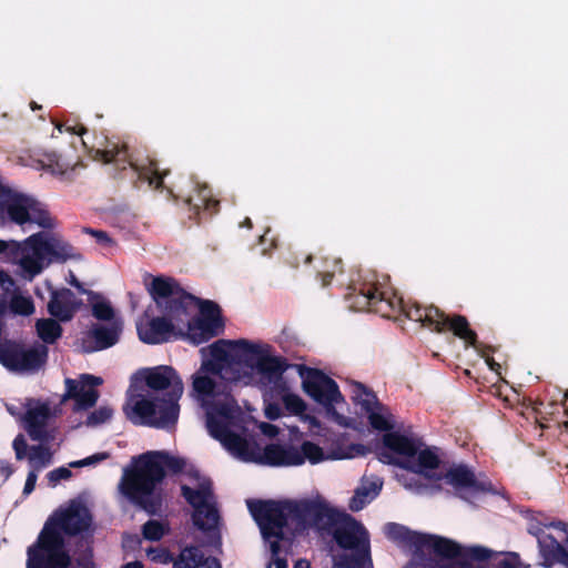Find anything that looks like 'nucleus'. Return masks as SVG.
<instances>
[{"label": "nucleus", "mask_w": 568, "mask_h": 568, "mask_svg": "<svg viewBox=\"0 0 568 568\" xmlns=\"http://www.w3.org/2000/svg\"><path fill=\"white\" fill-rule=\"evenodd\" d=\"M201 365L191 375V396L205 410L210 435L235 458L272 466L296 467L354 458L364 454L361 445L342 446L312 440L301 445L271 444L258 449L247 436L248 416L216 381L223 371L227 379L242 386L266 388L285 369L283 357L260 339H220L200 349Z\"/></svg>", "instance_id": "1"}, {"label": "nucleus", "mask_w": 568, "mask_h": 568, "mask_svg": "<svg viewBox=\"0 0 568 568\" xmlns=\"http://www.w3.org/2000/svg\"><path fill=\"white\" fill-rule=\"evenodd\" d=\"M247 506L272 552V561L267 568L272 565L275 568H287L286 560L281 557L286 546V530L306 526L327 529L341 548L353 551L354 557L349 560L334 556L336 567L373 568L367 530L351 516L332 508L322 498L301 501H248Z\"/></svg>", "instance_id": "2"}, {"label": "nucleus", "mask_w": 568, "mask_h": 568, "mask_svg": "<svg viewBox=\"0 0 568 568\" xmlns=\"http://www.w3.org/2000/svg\"><path fill=\"white\" fill-rule=\"evenodd\" d=\"M165 470L183 473L182 493L194 508V524L203 530L214 529L219 515L211 494V483L181 457L165 452H149L134 458L131 467L123 473L119 490L131 501L153 511L156 487Z\"/></svg>", "instance_id": "3"}, {"label": "nucleus", "mask_w": 568, "mask_h": 568, "mask_svg": "<svg viewBox=\"0 0 568 568\" xmlns=\"http://www.w3.org/2000/svg\"><path fill=\"white\" fill-rule=\"evenodd\" d=\"M136 328L140 339L148 344H160L171 337H184L199 345L216 336L222 329V322L216 304L201 303L195 316V306L186 302L176 306L174 311H166L165 317L141 318Z\"/></svg>", "instance_id": "4"}, {"label": "nucleus", "mask_w": 568, "mask_h": 568, "mask_svg": "<svg viewBox=\"0 0 568 568\" xmlns=\"http://www.w3.org/2000/svg\"><path fill=\"white\" fill-rule=\"evenodd\" d=\"M349 306L356 311H372L385 317L405 311L410 320L420 322L433 331L450 329L469 345H474L476 341L475 333L468 327V323L463 316L449 318L434 306H414L406 310L402 297L397 296L393 287L388 285L386 277H383V281L365 285L353 297Z\"/></svg>", "instance_id": "5"}, {"label": "nucleus", "mask_w": 568, "mask_h": 568, "mask_svg": "<svg viewBox=\"0 0 568 568\" xmlns=\"http://www.w3.org/2000/svg\"><path fill=\"white\" fill-rule=\"evenodd\" d=\"M91 525V514L81 501H72L44 525L37 544L28 548L27 568H69L61 532L77 534Z\"/></svg>", "instance_id": "6"}, {"label": "nucleus", "mask_w": 568, "mask_h": 568, "mask_svg": "<svg viewBox=\"0 0 568 568\" xmlns=\"http://www.w3.org/2000/svg\"><path fill=\"white\" fill-rule=\"evenodd\" d=\"M0 255L14 266L17 276L31 282L52 263L73 258L77 254L61 236L40 232L22 241H2Z\"/></svg>", "instance_id": "7"}, {"label": "nucleus", "mask_w": 568, "mask_h": 568, "mask_svg": "<svg viewBox=\"0 0 568 568\" xmlns=\"http://www.w3.org/2000/svg\"><path fill=\"white\" fill-rule=\"evenodd\" d=\"M383 443L379 459L386 464L397 465L407 471L398 475L405 487L419 489V486L405 481L407 476H415L418 478L417 480L430 479L435 476L439 466L438 455L420 440L394 432L386 434Z\"/></svg>", "instance_id": "8"}, {"label": "nucleus", "mask_w": 568, "mask_h": 568, "mask_svg": "<svg viewBox=\"0 0 568 568\" xmlns=\"http://www.w3.org/2000/svg\"><path fill=\"white\" fill-rule=\"evenodd\" d=\"M123 410L134 424L165 428L175 424L180 407L173 399L154 397L130 385Z\"/></svg>", "instance_id": "9"}, {"label": "nucleus", "mask_w": 568, "mask_h": 568, "mask_svg": "<svg viewBox=\"0 0 568 568\" xmlns=\"http://www.w3.org/2000/svg\"><path fill=\"white\" fill-rule=\"evenodd\" d=\"M0 220L2 223L12 222L20 226L37 224L50 229L54 221L45 209L32 197L11 192L0 185Z\"/></svg>", "instance_id": "10"}, {"label": "nucleus", "mask_w": 568, "mask_h": 568, "mask_svg": "<svg viewBox=\"0 0 568 568\" xmlns=\"http://www.w3.org/2000/svg\"><path fill=\"white\" fill-rule=\"evenodd\" d=\"M130 385L135 389L144 392L170 390L166 399H173L175 403L184 392V384L178 372L168 365L145 367L136 371L131 376Z\"/></svg>", "instance_id": "11"}, {"label": "nucleus", "mask_w": 568, "mask_h": 568, "mask_svg": "<svg viewBox=\"0 0 568 568\" xmlns=\"http://www.w3.org/2000/svg\"><path fill=\"white\" fill-rule=\"evenodd\" d=\"M8 410L14 416H20L29 435L38 440L52 437L48 429L49 422L61 413L52 402L42 403L34 399H28L24 413L13 404L8 405Z\"/></svg>", "instance_id": "12"}, {"label": "nucleus", "mask_w": 568, "mask_h": 568, "mask_svg": "<svg viewBox=\"0 0 568 568\" xmlns=\"http://www.w3.org/2000/svg\"><path fill=\"white\" fill-rule=\"evenodd\" d=\"M547 530L540 527H529V532L538 539L539 551L544 565L551 567L555 564L568 565V554L561 544L568 540V525L558 521L547 526Z\"/></svg>", "instance_id": "13"}, {"label": "nucleus", "mask_w": 568, "mask_h": 568, "mask_svg": "<svg viewBox=\"0 0 568 568\" xmlns=\"http://www.w3.org/2000/svg\"><path fill=\"white\" fill-rule=\"evenodd\" d=\"M352 400L374 429L384 432L394 428L395 418L390 410L364 385L356 383L352 386Z\"/></svg>", "instance_id": "14"}, {"label": "nucleus", "mask_w": 568, "mask_h": 568, "mask_svg": "<svg viewBox=\"0 0 568 568\" xmlns=\"http://www.w3.org/2000/svg\"><path fill=\"white\" fill-rule=\"evenodd\" d=\"M102 383L103 379L101 377L89 374L80 375L75 379L67 378L65 394L61 402L72 399L74 410H87L97 403L99 398L97 387L102 385Z\"/></svg>", "instance_id": "15"}, {"label": "nucleus", "mask_w": 568, "mask_h": 568, "mask_svg": "<svg viewBox=\"0 0 568 568\" xmlns=\"http://www.w3.org/2000/svg\"><path fill=\"white\" fill-rule=\"evenodd\" d=\"M145 286L155 303L160 306L164 304L166 311H174L176 306L186 302H190L195 306V312L200 308V305L196 306L191 298L182 297L180 286L173 278L165 276H149L145 278Z\"/></svg>", "instance_id": "16"}, {"label": "nucleus", "mask_w": 568, "mask_h": 568, "mask_svg": "<svg viewBox=\"0 0 568 568\" xmlns=\"http://www.w3.org/2000/svg\"><path fill=\"white\" fill-rule=\"evenodd\" d=\"M301 377L303 390L321 406L341 394L336 383L320 371L304 369Z\"/></svg>", "instance_id": "17"}, {"label": "nucleus", "mask_w": 568, "mask_h": 568, "mask_svg": "<svg viewBox=\"0 0 568 568\" xmlns=\"http://www.w3.org/2000/svg\"><path fill=\"white\" fill-rule=\"evenodd\" d=\"M82 168L79 158L72 160L67 154L50 152L37 161L36 169L43 170L61 181H70L77 171Z\"/></svg>", "instance_id": "18"}, {"label": "nucleus", "mask_w": 568, "mask_h": 568, "mask_svg": "<svg viewBox=\"0 0 568 568\" xmlns=\"http://www.w3.org/2000/svg\"><path fill=\"white\" fill-rule=\"evenodd\" d=\"M281 400L285 410L297 417L311 436H321V420L308 410V405L298 394L285 390L281 395Z\"/></svg>", "instance_id": "19"}, {"label": "nucleus", "mask_w": 568, "mask_h": 568, "mask_svg": "<svg viewBox=\"0 0 568 568\" xmlns=\"http://www.w3.org/2000/svg\"><path fill=\"white\" fill-rule=\"evenodd\" d=\"M322 407L325 419L337 427L358 429L363 425L357 414L349 410L342 394L333 397Z\"/></svg>", "instance_id": "20"}, {"label": "nucleus", "mask_w": 568, "mask_h": 568, "mask_svg": "<svg viewBox=\"0 0 568 568\" xmlns=\"http://www.w3.org/2000/svg\"><path fill=\"white\" fill-rule=\"evenodd\" d=\"M122 321H111L94 325L88 334L83 345L87 352L100 351L113 346L122 332Z\"/></svg>", "instance_id": "21"}, {"label": "nucleus", "mask_w": 568, "mask_h": 568, "mask_svg": "<svg viewBox=\"0 0 568 568\" xmlns=\"http://www.w3.org/2000/svg\"><path fill=\"white\" fill-rule=\"evenodd\" d=\"M81 301L69 290L51 292V300L48 304L49 313L59 321H70L79 311Z\"/></svg>", "instance_id": "22"}, {"label": "nucleus", "mask_w": 568, "mask_h": 568, "mask_svg": "<svg viewBox=\"0 0 568 568\" xmlns=\"http://www.w3.org/2000/svg\"><path fill=\"white\" fill-rule=\"evenodd\" d=\"M457 556H464L478 561L494 559L503 568H520L521 566L520 558L516 552L497 554L481 546H471L464 549L459 546V554Z\"/></svg>", "instance_id": "23"}, {"label": "nucleus", "mask_w": 568, "mask_h": 568, "mask_svg": "<svg viewBox=\"0 0 568 568\" xmlns=\"http://www.w3.org/2000/svg\"><path fill=\"white\" fill-rule=\"evenodd\" d=\"M382 486L383 483L378 477L364 476L349 499V509L353 511L362 510L378 496Z\"/></svg>", "instance_id": "24"}, {"label": "nucleus", "mask_w": 568, "mask_h": 568, "mask_svg": "<svg viewBox=\"0 0 568 568\" xmlns=\"http://www.w3.org/2000/svg\"><path fill=\"white\" fill-rule=\"evenodd\" d=\"M446 483L452 485L458 491L464 490H488L489 484L486 481H478L474 475L463 466L452 468L445 476Z\"/></svg>", "instance_id": "25"}, {"label": "nucleus", "mask_w": 568, "mask_h": 568, "mask_svg": "<svg viewBox=\"0 0 568 568\" xmlns=\"http://www.w3.org/2000/svg\"><path fill=\"white\" fill-rule=\"evenodd\" d=\"M27 457L32 470L39 471L52 463L53 452L47 446L37 445L29 449Z\"/></svg>", "instance_id": "26"}, {"label": "nucleus", "mask_w": 568, "mask_h": 568, "mask_svg": "<svg viewBox=\"0 0 568 568\" xmlns=\"http://www.w3.org/2000/svg\"><path fill=\"white\" fill-rule=\"evenodd\" d=\"M204 560V555L199 548L185 547L173 561V568H200Z\"/></svg>", "instance_id": "27"}, {"label": "nucleus", "mask_w": 568, "mask_h": 568, "mask_svg": "<svg viewBox=\"0 0 568 568\" xmlns=\"http://www.w3.org/2000/svg\"><path fill=\"white\" fill-rule=\"evenodd\" d=\"M9 308L18 315L28 316L34 313L32 298L20 291H16L9 301Z\"/></svg>", "instance_id": "28"}, {"label": "nucleus", "mask_w": 568, "mask_h": 568, "mask_svg": "<svg viewBox=\"0 0 568 568\" xmlns=\"http://www.w3.org/2000/svg\"><path fill=\"white\" fill-rule=\"evenodd\" d=\"M37 333L45 343H53L62 333L59 323L52 318H42L37 322Z\"/></svg>", "instance_id": "29"}, {"label": "nucleus", "mask_w": 568, "mask_h": 568, "mask_svg": "<svg viewBox=\"0 0 568 568\" xmlns=\"http://www.w3.org/2000/svg\"><path fill=\"white\" fill-rule=\"evenodd\" d=\"M131 165L138 172L140 179L146 180L149 185L152 187H159L162 184V174L159 172L155 163L150 162L148 166L142 164H133Z\"/></svg>", "instance_id": "30"}, {"label": "nucleus", "mask_w": 568, "mask_h": 568, "mask_svg": "<svg viewBox=\"0 0 568 568\" xmlns=\"http://www.w3.org/2000/svg\"><path fill=\"white\" fill-rule=\"evenodd\" d=\"M92 313L95 318L102 321L103 323L121 321L115 316L110 303L102 298H97L92 302Z\"/></svg>", "instance_id": "31"}, {"label": "nucleus", "mask_w": 568, "mask_h": 568, "mask_svg": "<svg viewBox=\"0 0 568 568\" xmlns=\"http://www.w3.org/2000/svg\"><path fill=\"white\" fill-rule=\"evenodd\" d=\"M123 152L124 151L119 149L116 144L109 143L103 149H95L93 151L92 158L97 161L109 163L112 161H116L118 156H120Z\"/></svg>", "instance_id": "32"}, {"label": "nucleus", "mask_w": 568, "mask_h": 568, "mask_svg": "<svg viewBox=\"0 0 568 568\" xmlns=\"http://www.w3.org/2000/svg\"><path fill=\"white\" fill-rule=\"evenodd\" d=\"M168 530L169 528L166 525L158 520H150L143 526V536L148 540H159L168 532Z\"/></svg>", "instance_id": "33"}, {"label": "nucleus", "mask_w": 568, "mask_h": 568, "mask_svg": "<svg viewBox=\"0 0 568 568\" xmlns=\"http://www.w3.org/2000/svg\"><path fill=\"white\" fill-rule=\"evenodd\" d=\"M109 458V454L105 452L93 454L89 457H85L80 460H75L69 464L70 467H95L98 464L106 460Z\"/></svg>", "instance_id": "34"}, {"label": "nucleus", "mask_w": 568, "mask_h": 568, "mask_svg": "<svg viewBox=\"0 0 568 568\" xmlns=\"http://www.w3.org/2000/svg\"><path fill=\"white\" fill-rule=\"evenodd\" d=\"M113 415V409L109 406H101L88 417V424L98 425L109 420Z\"/></svg>", "instance_id": "35"}, {"label": "nucleus", "mask_w": 568, "mask_h": 568, "mask_svg": "<svg viewBox=\"0 0 568 568\" xmlns=\"http://www.w3.org/2000/svg\"><path fill=\"white\" fill-rule=\"evenodd\" d=\"M72 476L71 470L68 467H59L47 474V479L51 487H55L60 481L68 480Z\"/></svg>", "instance_id": "36"}, {"label": "nucleus", "mask_w": 568, "mask_h": 568, "mask_svg": "<svg viewBox=\"0 0 568 568\" xmlns=\"http://www.w3.org/2000/svg\"><path fill=\"white\" fill-rule=\"evenodd\" d=\"M150 560L159 564H169L173 560L171 554L165 548H151L146 551Z\"/></svg>", "instance_id": "37"}, {"label": "nucleus", "mask_w": 568, "mask_h": 568, "mask_svg": "<svg viewBox=\"0 0 568 568\" xmlns=\"http://www.w3.org/2000/svg\"><path fill=\"white\" fill-rule=\"evenodd\" d=\"M91 235L95 239L97 243L100 244L103 248L113 250L116 246L115 241L103 231H91Z\"/></svg>", "instance_id": "38"}, {"label": "nucleus", "mask_w": 568, "mask_h": 568, "mask_svg": "<svg viewBox=\"0 0 568 568\" xmlns=\"http://www.w3.org/2000/svg\"><path fill=\"white\" fill-rule=\"evenodd\" d=\"M55 128L60 133L69 132L72 134L82 135L85 132V129L82 125L77 124V123H70L69 121L65 123L58 122V123H55Z\"/></svg>", "instance_id": "39"}, {"label": "nucleus", "mask_w": 568, "mask_h": 568, "mask_svg": "<svg viewBox=\"0 0 568 568\" xmlns=\"http://www.w3.org/2000/svg\"><path fill=\"white\" fill-rule=\"evenodd\" d=\"M264 414L268 419H277L283 415L281 407L274 403L265 404Z\"/></svg>", "instance_id": "40"}, {"label": "nucleus", "mask_w": 568, "mask_h": 568, "mask_svg": "<svg viewBox=\"0 0 568 568\" xmlns=\"http://www.w3.org/2000/svg\"><path fill=\"white\" fill-rule=\"evenodd\" d=\"M13 448L18 459H22L26 456L27 443L23 436H17L13 440Z\"/></svg>", "instance_id": "41"}, {"label": "nucleus", "mask_w": 568, "mask_h": 568, "mask_svg": "<svg viewBox=\"0 0 568 568\" xmlns=\"http://www.w3.org/2000/svg\"><path fill=\"white\" fill-rule=\"evenodd\" d=\"M0 286L9 292L14 286V281L7 272L0 270Z\"/></svg>", "instance_id": "42"}, {"label": "nucleus", "mask_w": 568, "mask_h": 568, "mask_svg": "<svg viewBox=\"0 0 568 568\" xmlns=\"http://www.w3.org/2000/svg\"><path fill=\"white\" fill-rule=\"evenodd\" d=\"M37 478H38L37 471L31 470L29 473L28 477H27V480H26V485H24V489H23L24 494L28 495V494H30L34 489L36 483H37Z\"/></svg>", "instance_id": "43"}, {"label": "nucleus", "mask_w": 568, "mask_h": 568, "mask_svg": "<svg viewBox=\"0 0 568 568\" xmlns=\"http://www.w3.org/2000/svg\"><path fill=\"white\" fill-rule=\"evenodd\" d=\"M258 427L261 432L266 436L274 437L278 434V428L272 424L261 423Z\"/></svg>", "instance_id": "44"}, {"label": "nucleus", "mask_w": 568, "mask_h": 568, "mask_svg": "<svg viewBox=\"0 0 568 568\" xmlns=\"http://www.w3.org/2000/svg\"><path fill=\"white\" fill-rule=\"evenodd\" d=\"M200 568H221L215 558L207 557Z\"/></svg>", "instance_id": "45"}, {"label": "nucleus", "mask_w": 568, "mask_h": 568, "mask_svg": "<svg viewBox=\"0 0 568 568\" xmlns=\"http://www.w3.org/2000/svg\"><path fill=\"white\" fill-rule=\"evenodd\" d=\"M67 282L77 288H81V284L79 283V281L77 280L75 275L72 272L69 273V275L67 277Z\"/></svg>", "instance_id": "46"}, {"label": "nucleus", "mask_w": 568, "mask_h": 568, "mask_svg": "<svg viewBox=\"0 0 568 568\" xmlns=\"http://www.w3.org/2000/svg\"><path fill=\"white\" fill-rule=\"evenodd\" d=\"M486 363L491 371L499 373L500 365L496 363L493 358H486Z\"/></svg>", "instance_id": "47"}, {"label": "nucleus", "mask_w": 568, "mask_h": 568, "mask_svg": "<svg viewBox=\"0 0 568 568\" xmlns=\"http://www.w3.org/2000/svg\"><path fill=\"white\" fill-rule=\"evenodd\" d=\"M294 568H311L310 562L306 560H298Z\"/></svg>", "instance_id": "48"}, {"label": "nucleus", "mask_w": 568, "mask_h": 568, "mask_svg": "<svg viewBox=\"0 0 568 568\" xmlns=\"http://www.w3.org/2000/svg\"><path fill=\"white\" fill-rule=\"evenodd\" d=\"M123 568H143L140 562H129Z\"/></svg>", "instance_id": "49"}, {"label": "nucleus", "mask_w": 568, "mask_h": 568, "mask_svg": "<svg viewBox=\"0 0 568 568\" xmlns=\"http://www.w3.org/2000/svg\"><path fill=\"white\" fill-rule=\"evenodd\" d=\"M202 201L205 203L206 207L210 206L211 200L205 194L202 195Z\"/></svg>", "instance_id": "50"}, {"label": "nucleus", "mask_w": 568, "mask_h": 568, "mask_svg": "<svg viewBox=\"0 0 568 568\" xmlns=\"http://www.w3.org/2000/svg\"><path fill=\"white\" fill-rule=\"evenodd\" d=\"M243 225L250 227L251 226V220L250 219H245Z\"/></svg>", "instance_id": "51"}, {"label": "nucleus", "mask_w": 568, "mask_h": 568, "mask_svg": "<svg viewBox=\"0 0 568 568\" xmlns=\"http://www.w3.org/2000/svg\"><path fill=\"white\" fill-rule=\"evenodd\" d=\"M36 294H37L38 296H41V293H40L39 288H37V290H36Z\"/></svg>", "instance_id": "52"}, {"label": "nucleus", "mask_w": 568, "mask_h": 568, "mask_svg": "<svg viewBox=\"0 0 568 568\" xmlns=\"http://www.w3.org/2000/svg\"><path fill=\"white\" fill-rule=\"evenodd\" d=\"M45 285L48 286V290L52 291V287L49 285L48 282H45Z\"/></svg>", "instance_id": "53"}, {"label": "nucleus", "mask_w": 568, "mask_h": 568, "mask_svg": "<svg viewBox=\"0 0 568 568\" xmlns=\"http://www.w3.org/2000/svg\"><path fill=\"white\" fill-rule=\"evenodd\" d=\"M84 568H91L89 564H85L84 565Z\"/></svg>", "instance_id": "54"}, {"label": "nucleus", "mask_w": 568, "mask_h": 568, "mask_svg": "<svg viewBox=\"0 0 568 568\" xmlns=\"http://www.w3.org/2000/svg\"><path fill=\"white\" fill-rule=\"evenodd\" d=\"M2 242V240H0V243Z\"/></svg>", "instance_id": "55"}, {"label": "nucleus", "mask_w": 568, "mask_h": 568, "mask_svg": "<svg viewBox=\"0 0 568 568\" xmlns=\"http://www.w3.org/2000/svg\"><path fill=\"white\" fill-rule=\"evenodd\" d=\"M567 567H568V565H567Z\"/></svg>", "instance_id": "56"}]
</instances>
